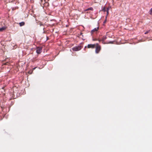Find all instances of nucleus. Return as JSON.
<instances>
[{"label": "nucleus", "instance_id": "nucleus-1", "mask_svg": "<svg viewBox=\"0 0 152 152\" xmlns=\"http://www.w3.org/2000/svg\"><path fill=\"white\" fill-rule=\"evenodd\" d=\"M96 46L95 47V53L97 54L98 53L101 49V46L99 45L98 43H96Z\"/></svg>", "mask_w": 152, "mask_h": 152}, {"label": "nucleus", "instance_id": "nucleus-14", "mask_svg": "<svg viewBox=\"0 0 152 152\" xmlns=\"http://www.w3.org/2000/svg\"><path fill=\"white\" fill-rule=\"evenodd\" d=\"M35 68H36V67H35V68H34L33 69V70H34V69H35Z\"/></svg>", "mask_w": 152, "mask_h": 152}, {"label": "nucleus", "instance_id": "nucleus-6", "mask_svg": "<svg viewBox=\"0 0 152 152\" xmlns=\"http://www.w3.org/2000/svg\"><path fill=\"white\" fill-rule=\"evenodd\" d=\"M25 24V23L24 22H22L20 23H19L20 26H23Z\"/></svg>", "mask_w": 152, "mask_h": 152}, {"label": "nucleus", "instance_id": "nucleus-3", "mask_svg": "<svg viewBox=\"0 0 152 152\" xmlns=\"http://www.w3.org/2000/svg\"><path fill=\"white\" fill-rule=\"evenodd\" d=\"M42 47H38L36 48V52L38 54H40L42 51Z\"/></svg>", "mask_w": 152, "mask_h": 152}, {"label": "nucleus", "instance_id": "nucleus-16", "mask_svg": "<svg viewBox=\"0 0 152 152\" xmlns=\"http://www.w3.org/2000/svg\"><path fill=\"white\" fill-rule=\"evenodd\" d=\"M28 73H30V74H31V73H30L29 72H28Z\"/></svg>", "mask_w": 152, "mask_h": 152}, {"label": "nucleus", "instance_id": "nucleus-9", "mask_svg": "<svg viewBox=\"0 0 152 152\" xmlns=\"http://www.w3.org/2000/svg\"><path fill=\"white\" fill-rule=\"evenodd\" d=\"M108 10H109L107 8V10H106L104 9V11H106L107 12V15H108V13H109Z\"/></svg>", "mask_w": 152, "mask_h": 152}, {"label": "nucleus", "instance_id": "nucleus-10", "mask_svg": "<svg viewBox=\"0 0 152 152\" xmlns=\"http://www.w3.org/2000/svg\"><path fill=\"white\" fill-rule=\"evenodd\" d=\"M150 30H148V31H147L145 32V34H148V33H149L150 32Z\"/></svg>", "mask_w": 152, "mask_h": 152}, {"label": "nucleus", "instance_id": "nucleus-11", "mask_svg": "<svg viewBox=\"0 0 152 152\" xmlns=\"http://www.w3.org/2000/svg\"><path fill=\"white\" fill-rule=\"evenodd\" d=\"M149 12H150V14H152V8H151L150 11H149Z\"/></svg>", "mask_w": 152, "mask_h": 152}, {"label": "nucleus", "instance_id": "nucleus-13", "mask_svg": "<svg viewBox=\"0 0 152 152\" xmlns=\"http://www.w3.org/2000/svg\"><path fill=\"white\" fill-rule=\"evenodd\" d=\"M8 62L4 64H5V65H8Z\"/></svg>", "mask_w": 152, "mask_h": 152}, {"label": "nucleus", "instance_id": "nucleus-2", "mask_svg": "<svg viewBox=\"0 0 152 152\" xmlns=\"http://www.w3.org/2000/svg\"><path fill=\"white\" fill-rule=\"evenodd\" d=\"M82 48V47H81L80 46H76V47H74L72 48V49H73V50L75 51H79V50H81V48Z\"/></svg>", "mask_w": 152, "mask_h": 152}, {"label": "nucleus", "instance_id": "nucleus-12", "mask_svg": "<svg viewBox=\"0 0 152 152\" xmlns=\"http://www.w3.org/2000/svg\"><path fill=\"white\" fill-rule=\"evenodd\" d=\"M106 38V37H103L102 38V40L103 41H104Z\"/></svg>", "mask_w": 152, "mask_h": 152}, {"label": "nucleus", "instance_id": "nucleus-7", "mask_svg": "<svg viewBox=\"0 0 152 152\" xmlns=\"http://www.w3.org/2000/svg\"><path fill=\"white\" fill-rule=\"evenodd\" d=\"M93 10V9L92 7H91L89 8H88L87 9L85 10V11H88L89 10Z\"/></svg>", "mask_w": 152, "mask_h": 152}, {"label": "nucleus", "instance_id": "nucleus-17", "mask_svg": "<svg viewBox=\"0 0 152 152\" xmlns=\"http://www.w3.org/2000/svg\"><path fill=\"white\" fill-rule=\"evenodd\" d=\"M110 43H112L111 42H110Z\"/></svg>", "mask_w": 152, "mask_h": 152}, {"label": "nucleus", "instance_id": "nucleus-4", "mask_svg": "<svg viewBox=\"0 0 152 152\" xmlns=\"http://www.w3.org/2000/svg\"><path fill=\"white\" fill-rule=\"evenodd\" d=\"M96 44H88V45L87 47L88 48L94 49L95 48L96 46Z\"/></svg>", "mask_w": 152, "mask_h": 152}, {"label": "nucleus", "instance_id": "nucleus-15", "mask_svg": "<svg viewBox=\"0 0 152 152\" xmlns=\"http://www.w3.org/2000/svg\"><path fill=\"white\" fill-rule=\"evenodd\" d=\"M93 40L94 41H95V40H96V39H93Z\"/></svg>", "mask_w": 152, "mask_h": 152}, {"label": "nucleus", "instance_id": "nucleus-5", "mask_svg": "<svg viewBox=\"0 0 152 152\" xmlns=\"http://www.w3.org/2000/svg\"><path fill=\"white\" fill-rule=\"evenodd\" d=\"M99 29V27H97L96 28H95L94 29H93L91 31V33L92 34L94 33V32H96L98 31V29Z\"/></svg>", "mask_w": 152, "mask_h": 152}, {"label": "nucleus", "instance_id": "nucleus-8", "mask_svg": "<svg viewBox=\"0 0 152 152\" xmlns=\"http://www.w3.org/2000/svg\"><path fill=\"white\" fill-rule=\"evenodd\" d=\"M6 28L4 27H3L1 28H0V31H2L5 29Z\"/></svg>", "mask_w": 152, "mask_h": 152}]
</instances>
